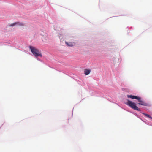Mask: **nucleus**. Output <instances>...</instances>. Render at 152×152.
<instances>
[{
  "label": "nucleus",
  "mask_w": 152,
  "mask_h": 152,
  "mask_svg": "<svg viewBox=\"0 0 152 152\" xmlns=\"http://www.w3.org/2000/svg\"><path fill=\"white\" fill-rule=\"evenodd\" d=\"M29 48L30 49L33 54L36 57L39 56L40 57L42 56L41 54L37 49L31 46H29Z\"/></svg>",
  "instance_id": "f257e3e1"
},
{
  "label": "nucleus",
  "mask_w": 152,
  "mask_h": 152,
  "mask_svg": "<svg viewBox=\"0 0 152 152\" xmlns=\"http://www.w3.org/2000/svg\"><path fill=\"white\" fill-rule=\"evenodd\" d=\"M126 104L131 108L134 110H137L138 111H140V109L138 108L136 105V104L133 102L129 100H128Z\"/></svg>",
  "instance_id": "f03ea898"
},
{
  "label": "nucleus",
  "mask_w": 152,
  "mask_h": 152,
  "mask_svg": "<svg viewBox=\"0 0 152 152\" xmlns=\"http://www.w3.org/2000/svg\"><path fill=\"white\" fill-rule=\"evenodd\" d=\"M138 101L139 103L138 104L140 105H144L145 106H147L148 105V104L144 102L141 99L140 97L139 98V99H138Z\"/></svg>",
  "instance_id": "7ed1b4c3"
},
{
  "label": "nucleus",
  "mask_w": 152,
  "mask_h": 152,
  "mask_svg": "<svg viewBox=\"0 0 152 152\" xmlns=\"http://www.w3.org/2000/svg\"><path fill=\"white\" fill-rule=\"evenodd\" d=\"M65 43L69 47H72L75 45V43L74 42H65Z\"/></svg>",
  "instance_id": "20e7f679"
},
{
  "label": "nucleus",
  "mask_w": 152,
  "mask_h": 152,
  "mask_svg": "<svg viewBox=\"0 0 152 152\" xmlns=\"http://www.w3.org/2000/svg\"><path fill=\"white\" fill-rule=\"evenodd\" d=\"M84 71L85 74L86 75H88L90 72V70L88 69H85Z\"/></svg>",
  "instance_id": "39448f33"
},
{
  "label": "nucleus",
  "mask_w": 152,
  "mask_h": 152,
  "mask_svg": "<svg viewBox=\"0 0 152 152\" xmlns=\"http://www.w3.org/2000/svg\"><path fill=\"white\" fill-rule=\"evenodd\" d=\"M16 25H18L21 26H24V24L23 23L20 22H17Z\"/></svg>",
  "instance_id": "423d86ee"
},
{
  "label": "nucleus",
  "mask_w": 152,
  "mask_h": 152,
  "mask_svg": "<svg viewBox=\"0 0 152 152\" xmlns=\"http://www.w3.org/2000/svg\"><path fill=\"white\" fill-rule=\"evenodd\" d=\"M142 114L144 115L146 117H148L150 118L151 119H152V118L148 114H147L144 113H143Z\"/></svg>",
  "instance_id": "0eeeda50"
},
{
  "label": "nucleus",
  "mask_w": 152,
  "mask_h": 152,
  "mask_svg": "<svg viewBox=\"0 0 152 152\" xmlns=\"http://www.w3.org/2000/svg\"><path fill=\"white\" fill-rule=\"evenodd\" d=\"M134 96H132V95H129L127 96L128 98H130L132 99H134Z\"/></svg>",
  "instance_id": "6e6552de"
},
{
  "label": "nucleus",
  "mask_w": 152,
  "mask_h": 152,
  "mask_svg": "<svg viewBox=\"0 0 152 152\" xmlns=\"http://www.w3.org/2000/svg\"><path fill=\"white\" fill-rule=\"evenodd\" d=\"M16 25V22H15V23H12V24L10 25L9 26H13Z\"/></svg>",
  "instance_id": "1a4fd4ad"
},
{
  "label": "nucleus",
  "mask_w": 152,
  "mask_h": 152,
  "mask_svg": "<svg viewBox=\"0 0 152 152\" xmlns=\"http://www.w3.org/2000/svg\"><path fill=\"white\" fill-rule=\"evenodd\" d=\"M140 97H138V96H134V99H137L138 100L139 99Z\"/></svg>",
  "instance_id": "9d476101"
}]
</instances>
